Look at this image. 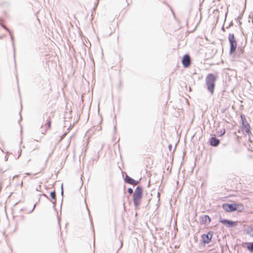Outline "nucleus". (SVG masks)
<instances>
[{
	"mask_svg": "<svg viewBox=\"0 0 253 253\" xmlns=\"http://www.w3.org/2000/svg\"><path fill=\"white\" fill-rule=\"evenodd\" d=\"M216 80V77L213 74H209L206 77V84L207 87L211 94L214 92L215 82Z\"/></svg>",
	"mask_w": 253,
	"mask_h": 253,
	"instance_id": "nucleus-3",
	"label": "nucleus"
},
{
	"mask_svg": "<svg viewBox=\"0 0 253 253\" xmlns=\"http://www.w3.org/2000/svg\"><path fill=\"white\" fill-rule=\"evenodd\" d=\"M127 192H128V193H129L130 194H133V193H134V192H133V190H132V188H128V189H127Z\"/></svg>",
	"mask_w": 253,
	"mask_h": 253,
	"instance_id": "nucleus-16",
	"label": "nucleus"
},
{
	"mask_svg": "<svg viewBox=\"0 0 253 253\" xmlns=\"http://www.w3.org/2000/svg\"><path fill=\"white\" fill-rule=\"evenodd\" d=\"M219 221L222 224L227 225L228 227H233L237 225V222H234L226 219H222Z\"/></svg>",
	"mask_w": 253,
	"mask_h": 253,
	"instance_id": "nucleus-7",
	"label": "nucleus"
},
{
	"mask_svg": "<svg viewBox=\"0 0 253 253\" xmlns=\"http://www.w3.org/2000/svg\"><path fill=\"white\" fill-rule=\"evenodd\" d=\"M222 209L226 212H230L234 211L242 212L244 210V206L242 203L228 204H222Z\"/></svg>",
	"mask_w": 253,
	"mask_h": 253,
	"instance_id": "nucleus-1",
	"label": "nucleus"
},
{
	"mask_svg": "<svg viewBox=\"0 0 253 253\" xmlns=\"http://www.w3.org/2000/svg\"><path fill=\"white\" fill-rule=\"evenodd\" d=\"M200 220L201 224L204 225L210 223L211 221L210 217L208 215H204L201 216Z\"/></svg>",
	"mask_w": 253,
	"mask_h": 253,
	"instance_id": "nucleus-6",
	"label": "nucleus"
},
{
	"mask_svg": "<svg viewBox=\"0 0 253 253\" xmlns=\"http://www.w3.org/2000/svg\"><path fill=\"white\" fill-rule=\"evenodd\" d=\"M241 130H242L243 132H245L247 134H251L250 126L248 123H243V126L242 127H241Z\"/></svg>",
	"mask_w": 253,
	"mask_h": 253,
	"instance_id": "nucleus-9",
	"label": "nucleus"
},
{
	"mask_svg": "<svg viewBox=\"0 0 253 253\" xmlns=\"http://www.w3.org/2000/svg\"><path fill=\"white\" fill-rule=\"evenodd\" d=\"M248 246L247 247V249L250 252H253V242L252 243H248L247 244Z\"/></svg>",
	"mask_w": 253,
	"mask_h": 253,
	"instance_id": "nucleus-13",
	"label": "nucleus"
},
{
	"mask_svg": "<svg viewBox=\"0 0 253 253\" xmlns=\"http://www.w3.org/2000/svg\"><path fill=\"white\" fill-rule=\"evenodd\" d=\"M125 181L127 183L133 185H136L138 184V182L137 181L134 180L128 175L126 176Z\"/></svg>",
	"mask_w": 253,
	"mask_h": 253,
	"instance_id": "nucleus-10",
	"label": "nucleus"
},
{
	"mask_svg": "<svg viewBox=\"0 0 253 253\" xmlns=\"http://www.w3.org/2000/svg\"><path fill=\"white\" fill-rule=\"evenodd\" d=\"M212 237V234L211 232H209L207 234H204L203 236H202V238H203V242L205 243H209Z\"/></svg>",
	"mask_w": 253,
	"mask_h": 253,
	"instance_id": "nucleus-8",
	"label": "nucleus"
},
{
	"mask_svg": "<svg viewBox=\"0 0 253 253\" xmlns=\"http://www.w3.org/2000/svg\"><path fill=\"white\" fill-rule=\"evenodd\" d=\"M51 120L50 118H49L47 120V123L43 125V127L45 128V129L48 130L51 128Z\"/></svg>",
	"mask_w": 253,
	"mask_h": 253,
	"instance_id": "nucleus-12",
	"label": "nucleus"
},
{
	"mask_svg": "<svg viewBox=\"0 0 253 253\" xmlns=\"http://www.w3.org/2000/svg\"><path fill=\"white\" fill-rule=\"evenodd\" d=\"M247 233L250 236H251L252 237H253V227L251 228L249 230H248Z\"/></svg>",
	"mask_w": 253,
	"mask_h": 253,
	"instance_id": "nucleus-14",
	"label": "nucleus"
},
{
	"mask_svg": "<svg viewBox=\"0 0 253 253\" xmlns=\"http://www.w3.org/2000/svg\"><path fill=\"white\" fill-rule=\"evenodd\" d=\"M228 41L230 42V53L231 54L234 53L236 49L237 42L233 34H229L228 37Z\"/></svg>",
	"mask_w": 253,
	"mask_h": 253,
	"instance_id": "nucleus-4",
	"label": "nucleus"
},
{
	"mask_svg": "<svg viewBox=\"0 0 253 253\" xmlns=\"http://www.w3.org/2000/svg\"><path fill=\"white\" fill-rule=\"evenodd\" d=\"M65 135H66V133L63 134V137L65 136Z\"/></svg>",
	"mask_w": 253,
	"mask_h": 253,
	"instance_id": "nucleus-17",
	"label": "nucleus"
},
{
	"mask_svg": "<svg viewBox=\"0 0 253 253\" xmlns=\"http://www.w3.org/2000/svg\"><path fill=\"white\" fill-rule=\"evenodd\" d=\"M142 198L143 189L138 186L135 188L133 194H132V201H133L135 209L139 208Z\"/></svg>",
	"mask_w": 253,
	"mask_h": 253,
	"instance_id": "nucleus-2",
	"label": "nucleus"
},
{
	"mask_svg": "<svg viewBox=\"0 0 253 253\" xmlns=\"http://www.w3.org/2000/svg\"><path fill=\"white\" fill-rule=\"evenodd\" d=\"M182 63L184 67L188 68L191 65V58L188 54H185L182 59Z\"/></svg>",
	"mask_w": 253,
	"mask_h": 253,
	"instance_id": "nucleus-5",
	"label": "nucleus"
},
{
	"mask_svg": "<svg viewBox=\"0 0 253 253\" xmlns=\"http://www.w3.org/2000/svg\"><path fill=\"white\" fill-rule=\"evenodd\" d=\"M50 196L53 200H55L56 199V193L54 191L51 192Z\"/></svg>",
	"mask_w": 253,
	"mask_h": 253,
	"instance_id": "nucleus-15",
	"label": "nucleus"
},
{
	"mask_svg": "<svg viewBox=\"0 0 253 253\" xmlns=\"http://www.w3.org/2000/svg\"><path fill=\"white\" fill-rule=\"evenodd\" d=\"M210 145L213 146H216L219 144V140L216 137H211L210 139Z\"/></svg>",
	"mask_w": 253,
	"mask_h": 253,
	"instance_id": "nucleus-11",
	"label": "nucleus"
}]
</instances>
